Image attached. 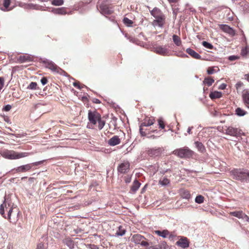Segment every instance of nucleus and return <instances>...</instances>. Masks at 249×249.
Masks as SVG:
<instances>
[{"mask_svg": "<svg viewBox=\"0 0 249 249\" xmlns=\"http://www.w3.org/2000/svg\"><path fill=\"white\" fill-rule=\"evenodd\" d=\"M43 162L42 161L35 162L27 164L18 167L15 170L17 173H22L29 171L34 166H38Z\"/></svg>", "mask_w": 249, "mask_h": 249, "instance_id": "7", "label": "nucleus"}, {"mask_svg": "<svg viewBox=\"0 0 249 249\" xmlns=\"http://www.w3.org/2000/svg\"><path fill=\"white\" fill-rule=\"evenodd\" d=\"M248 52V49L247 48H245V49L242 50V53L243 55H245Z\"/></svg>", "mask_w": 249, "mask_h": 249, "instance_id": "54", "label": "nucleus"}, {"mask_svg": "<svg viewBox=\"0 0 249 249\" xmlns=\"http://www.w3.org/2000/svg\"><path fill=\"white\" fill-rule=\"evenodd\" d=\"M73 86L76 87V88H77L78 89H80V87H79V84L77 83H73Z\"/></svg>", "mask_w": 249, "mask_h": 249, "instance_id": "58", "label": "nucleus"}, {"mask_svg": "<svg viewBox=\"0 0 249 249\" xmlns=\"http://www.w3.org/2000/svg\"><path fill=\"white\" fill-rule=\"evenodd\" d=\"M130 170V163L128 161H124L120 164L117 167L118 173L124 174L127 173Z\"/></svg>", "mask_w": 249, "mask_h": 249, "instance_id": "10", "label": "nucleus"}, {"mask_svg": "<svg viewBox=\"0 0 249 249\" xmlns=\"http://www.w3.org/2000/svg\"><path fill=\"white\" fill-rule=\"evenodd\" d=\"M242 98L246 106L249 108V90H244L242 92Z\"/></svg>", "mask_w": 249, "mask_h": 249, "instance_id": "15", "label": "nucleus"}, {"mask_svg": "<svg viewBox=\"0 0 249 249\" xmlns=\"http://www.w3.org/2000/svg\"><path fill=\"white\" fill-rule=\"evenodd\" d=\"M125 233V230L123 228V226H120L118 230L116 231V234L117 236H122Z\"/></svg>", "mask_w": 249, "mask_h": 249, "instance_id": "35", "label": "nucleus"}, {"mask_svg": "<svg viewBox=\"0 0 249 249\" xmlns=\"http://www.w3.org/2000/svg\"><path fill=\"white\" fill-rule=\"evenodd\" d=\"M173 40L174 43L178 46H179L181 44L180 38L177 35H174L173 36Z\"/></svg>", "mask_w": 249, "mask_h": 249, "instance_id": "32", "label": "nucleus"}, {"mask_svg": "<svg viewBox=\"0 0 249 249\" xmlns=\"http://www.w3.org/2000/svg\"><path fill=\"white\" fill-rule=\"evenodd\" d=\"M95 103H100V101L98 99H96V102Z\"/></svg>", "mask_w": 249, "mask_h": 249, "instance_id": "61", "label": "nucleus"}, {"mask_svg": "<svg viewBox=\"0 0 249 249\" xmlns=\"http://www.w3.org/2000/svg\"><path fill=\"white\" fill-rule=\"evenodd\" d=\"M170 182V180L165 177H163V178H161L159 180V184L162 186L167 185L169 184Z\"/></svg>", "mask_w": 249, "mask_h": 249, "instance_id": "33", "label": "nucleus"}, {"mask_svg": "<svg viewBox=\"0 0 249 249\" xmlns=\"http://www.w3.org/2000/svg\"><path fill=\"white\" fill-rule=\"evenodd\" d=\"M4 84V79L2 77H0V91L3 88Z\"/></svg>", "mask_w": 249, "mask_h": 249, "instance_id": "44", "label": "nucleus"}, {"mask_svg": "<svg viewBox=\"0 0 249 249\" xmlns=\"http://www.w3.org/2000/svg\"><path fill=\"white\" fill-rule=\"evenodd\" d=\"M173 154L181 159H189L193 156L194 152L188 147H184L175 149Z\"/></svg>", "mask_w": 249, "mask_h": 249, "instance_id": "4", "label": "nucleus"}, {"mask_svg": "<svg viewBox=\"0 0 249 249\" xmlns=\"http://www.w3.org/2000/svg\"><path fill=\"white\" fill-rule=\"evenodd\" d=\"M204 197L201 195L196 196L195 198V201L198 204L202 203L204 202Z\"/></svg>", "mask_w": 249, "mask_h": 249, "instance_id": "37", "label": "nucleus"}, {"mask_svg": "<svg viewBox=\"0 0 249 249\" xmlns=\"http://www.w3.org/2000/svg\"><path fill=\"white\" fill-rule=\"evenodd\" d=\"M124 180L126 183H129L131 180V177L129 176H126L124 177Z\"/></svg>", "mask_w": 249, "mask_h": 249, "instance_id": "46", "label": "nucleus"}, {"mask_svg": "<svg viewBox=\"0 0 249 249\" xmlns=\"http://www.w3.org/2000/svg\"><path fill=\"white\" fill-rule=\"evenodd\" d=\"M195 144L198 151L201 153H204L206 151L205 147L202 142L197 141L195 142Z\"/></svg>", "mask_w": 249, "mask_h": 249, "instance_id": "26", "label": "nucleus"}, {"mask_svg": "<svg viewBox=\"0 0 249 249\" xmlns=\"http://www.w3.org/2000/svg\"><path fill=\"white\" fill-rule=\"evenodd\" d=\"M243 85V83L241 82H238L236 83L235 87L237 89H238L240 88Z\"/></svg>", "mask_w": 249, "mask_h": 249, "instance_id": "51", "label": "nucleus"}, {"mask_svg": "<svg viewBox=\"0 0 249 249\" xmlns=\"http://www.w3.org/2000/svg\"><path fill=\"white\" fill-rule=\"evenodd\" d=\"M229 214L235 217H236L238 218H242L243 219L244 213L242 211H234L230 212Z\"/></svg>", "mask_w": 249, "mask_h": 249, "instance_id": "25", "label": "nucleus"}, {"mask_svg": "<svg viewBox=\"0 0 249 249\" xmlns=\"http://www.w3.org/2000/svg\"><path fill=\"white\" fill-rule=\"evenodd\" d=\"M141 183L137 179H135L131 187L130 192L134 194L139 189L141 186Z\"/></svg>", "mask_w": 249, "mask_h": 249, "instance_id": "19", "label": "nucleus"}, {"mask_svg": "<svg viewBox=\"0 0 249 249\" xmlns=\"http://www.w3.org/2000/svg\"><path fill=\"white\" fill-rule=\"evenodd\" d=\"M30 155L28 152H18L14 150H8L4 152L5 157L10 160H17L24 158Z\"/></svg>", "mask_w": 249, "mask_h": 249, "instance_id": "5", "label": "nucleus"}, {"mask_svg": "<svg viewBox=\"0 0 249 249\" xmlns=\"http://www.w3.org/2000/svg\"><path fill=\"white\" fill-rule=\"evenodd\" d=\"M150 14L155 18L161 17V15H164L161 11L157 7H155L153 10L150 11Z\"/></svg>", "mask_w": 249, "mask_h": 249, "instance_id": "20", "label": "nucleus"}, {"mask_svg": "<svg viewBox=\"0 0 249 249\" xmlns=\"http://www.w3.org/2000/svg\"><path fill=\"white\" fill-rule=\"evenodd\" d=\"M155 232L159 236H161L163 238L166 237L170 233L169 231L167 230H164L162 231L157 230L155 231Z\"/></svg>", "mask_w": 249, "mask_h": 249, "instance_id": "28", "label": "nucleus"}, {"mask_svg": "<svg viewBox=\"0 0 249 249\" xmlns=\"http://www.w3.org/2000/svg\"><path fill=\"white\" fill-rule=\"evenodd\" d=\"M45 244L43 243H40L37 245L36 249H45Z\"/></svg>", "mask_w": 249, "mask_h": 249, "instance_id": "45", "label": "nucleus"}, {"mask_svg": "<svg viewBox=\"0 0 249 249\" xmlns=\"http://www.w3.org/2000/svg\"><path fill=\"white\" fill-rule=\"evenodd\" d=\"M145 249H159L158 245L154 246H150L149 248H147Z\"/></svg>", "mask_w": 249, "mask_h": 249, "instance_id": "53", "label": "nucleus"}, {"mask_svg": "<svg viewBox=\"0 0 249 249\" xmlns=\"http://www.w3.org/2000/svg\"><path fill=\"white\" fill-rule=\"evenodd\" d=\"M154 51L157 54L166 56L169 55L170 51L166 46H157L153 48Z\"/></svg>", "mask_w": 249, "mask_h": 249, "instance_id": "11", "label": "nucleus"}, {"mask_svg": "<svg viewBox=\"0 0 249 249\" xmlns=\"http://www.w3.org/2000/svg\"><path fill=\"white\" fill-rule=\"evenodd\" d=\"M89 123L87 127L93 129L97 126L99 130H101L105 124V121L102 119L101 115L96 110H89Z\"/></svg>", "mask_w": 249, "mask_h": 249, "instance_id": "1", "label": "nucleus"}, {"mask_svg": "<svg viewBox=\"0 0 249 249\" xmlns=\"http://www.w3.org/2000/svg\"><path fill=\"white\" fill-rule=\"evenodd\" d=\"M180 196L181 197L186 199H189L191 197V194H190V192L186 190L181 191Z\"/></svg>", "mask_w": 249, "mask_h": 249, "instance_id": "31", "label": "nucleus"}, {"mask_svg": "<svg viewBox=\"0 0 249 249\" xmlns=\"http://www.w3.org/2000/svg\"><path fill=\"white\" fill-rule=\"evenodd\" d=\"M158 121L160 128L161 129H164L165 127V124L162 119H159Z\"/></svg>", "mask_w": 249, "mask_h": 249, "instance_id": "43", "label": "nucleus"}, {"mask_svg": "<svg viewBox=\"0 0 249 249\" xmlns=\"http://www.w3.org/2000/svg\"><path fill=\"white\" fill-rule=\"evenodd\" d=\"M53 12L54 14H58V15H66L67 14L66 9L65 7H61L54 9L53 10Z\"/></svg>", "mask_w": 249, "mask_h": 249, "instance_id": "29", "label": "nucleus"}, {"mask_svg": "<svg viewBox=\"0 0 249 249\" xmlns=\"http://www.w3.org/2000/svg\"><path fill=\"white\" fill-rule=\"evenodd\" d=\"M235 112L237 115L240 116H244L246 113V111L245 110L240 107H238L236 109Z\"/></svg>", "mask_w": 249, "mask_h": 249, "instance_id": "36", "label": "nucleus"}, {"mask_svg": "<svg viewBox=\"0 0 249 249\" xmlns=\"http://www.w3.org/2000/svg\"><path fill=\"white\" fill-rule=\"evenodd\" d=\"M165 15H161V17L155 18V19L152 21V24L154 26H159L160 28H162L165 24Z\"/></svg>", "mask_w": 249, "mask_h": 249, "instance_id": "12", "label": "nucleus"}, {"mask_svg": "<svg viewBox=\"0 0 249 249\" xmlns=\"http://www.w3.org/2000/svg\"><path fill=\"white\" fill-rule=\"evenodd\" d=\"M219 28L225 33H226L230 35L233 36L235 35L234 30L226 24H219Z\"/></svg>", "mask_w": 249, "mask_h": 249, "instance_id": "14", "label": "nucleus"}, {"mask_svg": "<svg viewBox=\"0 0 249 249\" xmlns=\"http://www.w3.org/2000/svg\"><path fill=\"white\" fill-rule=\"evenodd\" d=\"M204 83L208 86H210L214 82V80L210 77L205 78L203 81Z\"/></svg>", "mask_w": 249, "mask_h": 249, "instance_id": "34", "label": "nucleus"}, {"mask_svg": "<svg viewBox=\"0 0 249 249\" xmlns=\"http://www.w3.org/2000/svg\"><path fill=\"white\" fill-rule=\"evenodd\" d=\"M225 131L227 135L236 137L240 136L242 133L241 129L238 128H234L232 126H229Z\"/></svg>", "mask_w": 249, "mask_h": 249, "instance_id": "9", "label": "nucleus"}, {"mask_svg": "<svg viewBox=\"0 0 249 249\" xmlns=\"http://www.w3.org/2000/svg\"><path fill=\"white\" fill-rule=\"evenodd\" d=\"M202 44L203 46L206 48L209 49H212L213 48V45L207 41H204L202 42Z\"/></svg>", "mask_w": 249, "mask_h": 249, "instance_id": "41", "label": "nucleus"}, {"mask_svg": "<svg viewBox=\"0 0 249 249\" xmlns=\"http://www.w3.org/2000/svg\"><path fill=\"white\" fill-rule=\"evenodd\" d=\"M11 106L10 105H7L5 106L4 107V110L6 111H8L11 109Z\"/></svg>", "mask_w": 249, "mask_h": 249, "instance_id": "50", "label": "nucleus"}, {"mask_svg": "<svg viewBox=\"0 0 249 249\" xmlns=\"http://www.w3.org/2000/svg\"><path fill=\"white\" fill-rule=\"evenodd\" d=\"M14 209V204L10 200L5 198L3 203L0 205V214L1 216L11 221L12 213Z\"/></svg>", "mask_w": 249, "mask_h": 249, "instance_id": "2", "label": "nucleus"}, {"mask_svg": "<svg viewBox=\"0 0 249 249\" xmlns=\"http://www.w3.org/2000/svg\"><path fill=\"white\" fill-rule=\"evenodd\" d=\"M238 58V57L234 55L230 56L229 58V60L231 61L235 60Z\"/></svg>", "mask_w": 249, "mask_h": 249, "instance_id": "52", "label": "nucleus"}, {"mask_svg": "<svg viewBox=\"0 0 249 249\" xmlns=\"http://www.w3.org/2000/svg\"><path fill=\"white\" fill-rule=\"evenodd\" d=\"M226 87H227V85L225 83H223L219 86L218 89H219L223 90L226 88Z\"/></svg>", "mask_w": 249, "mask_h": 249, "instance_id": "49", "label": "nucleus"}, {"mask_svg": "<svg viewBox=\"0 0 249 249\" xmlns=\"http://www.w3.org/2000/svg\"><path fill=\"white\" fill-rule=\"evenodd\" d=\"M26 178H27V177H22V179H23Z\"/></svg>", "mask_w": 249, "mask_h": 249, "instance_id": "63", "label": "nucleus"}, {"mask_svg": "<svg viewBox=\"0 0 249 249\" xmlns=\"http://www.w3.org/2000/svg\"><path fill=\"white\" fill-rule=\"evenodd\" d=\"M46 67L54 71H58V69L59 68L55 64L52 62H47L46 63Z\"/></svg>", "mask_w": 249, "mask_h": 249, "instance_id": "27", "label": "nucleus"}, {"mask_svg": "<svg viewBox=\"0 0 249 249\" xmlns=\"http://www.w3.org/2000/svg\"><path fill=\"white\" fill-rule=\"evenodd\" d=\"M100 11L104 15H111L113 12V10L112 8L109 7L107 5L103 4L100 6Z\"/></svg>", "mask_w": 249, "mask_h": 249, "instance_id": "13", "label": "nucleus"}, {"mask_svg": "<svg viewBox=\"0 0 249 249\" xmlns=\"http://www.w3.org/2000/svg\"><path fill=\"white\" fill-rule=\"evenodd\" d=\"M130 240L131 242H134L135 244H140L143 247H147L149 245V244L146 241V239L140 234L133 235Z\"/></svg>", "mask_w": 249, "mask_h": 249, "instance_id": "6", "label": "nucleus"}, {"mask_svg": "<svg viewBox=\"0 0 249 249\" xmlns=\"http://www.w3.org/2000/svg\"><path fill=\"white\" fill-rule=\"evenodd\" d=\"M161 153V149L158 148L157 149H151L148 151V154L150 156H159Z\"/></svg>", "mask_w": 249, "mask_h": 249, "instance_id": "23", "label": "nucleus"}, {"mask_svg": "<svg viewBox=\"0 0 249 249\" xmlns=\"http://www.w3.org/2000/svg\"><path fill=\"white\" fill-rule=\"evenodd\" d=\"M52 4L55 6H60L63 4V0H53L52 2Z\"/></svg>", "mask_w": 249, "mask_h": 249, "instance_id": "38", "label": "nucleus"}, {"mask_svg": "<svg viewBox=\"0 0 249 249\" xmlns=\"http://www.w3.org/2000/svg\"><path fill=\"white\" fill-rule=\"evenodd\" d=\"M170 3H176L177 2L178 0H168Z\"/></svg>", "mask_w": 249, "mask_h": 249, "instance_id": "57", "label": "nucleus"}, {"mask_svg": "<svg viewBox=\"0 0 249 249\" xmlns=\"http://www.w3.org/2000/svg\"><path fill=\"white\" fill-rule=\"evenodd\" d=\"M155 119L153 117H146L143 122L141 124L140 126V132L142 136H146L147 134L145 131L143 130V126H148L151 125L155 123Z\"/></svg>", "mask_w": 249, "mask_h": 249, "instance_id": "8", "label": "nucleus"}, {"mask_svg": "<svg viewBox=\"0 0 249 249\" xmlns=\"http://www.w3.org/2000/svg\"><path fill=\"white\" fill-rule=\"evenodd\" d=\"M63 242L66 244L70 249H72L74 247V241L70 237L65 238L63 240Z\"/></svg>", "mask_w": 249, "mask_h": 249, "instance_id": "22", "label": "nucleus"}, {"mask_svg": "<svg viewBox=\"0 0 249 249\" xmlns=\"http://www.w3.org/2000/svg\"><path fill=\"white\" fill-rule=\"evenodd\" d=\"M124 23L127 26H131L133 24V21L127 18H124L123 19Z\"/></svg>", "mask_w": 249, "mask_h": 249, "instance_id": "39", "label": "nucleus"}, {"mask_svg": "<svg viewBox=\"0 0 249 249\" xmlns=\"http://www.w3.org/2000/svg\"><path fill=\"white\" fill-rule=\"evenodd\" d=\"M48 81L47 78L45 77H43L41 79V82L43 85H45V84H46L48 83Z\"/></svg>", "mask_w": 249, "mask_h": 249, "instance_id": "47", "label": "nucleus"}, {"mask_svg": "<svg viewBox=\"0 0 249 249\" xmlns=\"http://www.w3.org/2000/svg\"><path fill=\"white\" fill-rule=\"evenodd\" d=\"M214 72V69L212 67H209L207 70V72L209 74H213Z\"/></svg>", "mask_w": 249, "mask_h": 249, "instance_id": "48", "label": "nucleus"}, {"mask_svg": "<svg viewBox=\"0 0 249 249\" xmlns=\"http://www.w3.org/2000/svg\"><path fill=\"white\" fill-rule=\"evenodd\" d=\"M146 186H144V187L142 189L143 191L144 190V188Z\"/></svg>", "mask_w": 249, "mask_h": 249, "instance_id": "64", "label": "nucleus"}, {"mask_svg": "<svg viewBox=\"0 0 249 249\" xmlns=\"http://www.w3.org/2000/svg\"><path fill=\"white\" fill-rule=\"evenodd\" d=\"M149 138L154 139V138H156V137L153 135H151L150 136H149Z\"/></svg>", "mask_w": 249, "mask_h": 249, "instance_id": "60", "label": "nucleus"}, {"mask_svg": "<svg viewBox=\"0 0 249 249\" xmlns=\"http://www.w3.org/2000/svg\"><path fill=\"white\" fill-rule=\"evenodd\" d=\"M10 3V0H4L3 3V7L0 8L1 10L3 11H9L11 10L12 9L9 8Z\"/></svg>", "mask_w": 249, "mask_h": 249, "instance_id": "24", "label": "nucleus"}, {"mask_svg": "<svg viewBox=\"0 0 249 249\" xmlns=\"http://www.w3.org/2000/svg\"><path fill=\"white\" fill-rule=\"evenodd\" d=\"M37 84L36 82H32L28 86L27 89H37Z\"/></svg>", "mask_w": 249, "mask_h": 249, "instance_id": "40", "label": "nucleus"}, {"mask_svg": "<svg viewBox=\"0 0 249 249\" xmlns=\"http://www.w3.org/2000/svg\"><path fill=\"white\" fill-rule=\"evenodd\" d=\"M177 245L182 248H186L189 247V242L187 238H182L176 243Z\"/></svg>", "mask_w": 249, "mask_h": 249, "instance_id": "18", "label": "nucleus"}, {"mask_svg": "<svg viewBox=\"0 0 249 249\" xmlns=\"http://www.w3.org/2000/svg\"><path fill=\"white\" fill-rule=\"evenodd\" d=\"M121 142V139L119 138V136L115 135L108 141V144L110 146H115L120 144Z\"/></svg>", "mask_w": 249, "mask_h": 249, "instance_id": "16", "label": "nucleus"}, {"mask_svg": "<svg viewBox=\"0 0 249 249\" xmlns=\"http://www.w3.org/2000/svg\"><path fill=\"white\" fill-rule=\"evenodd\" d=\"M186 53L190 55L192 57L197 59H201V56L197 53L191 48H188L186 51Z\"/></svg>", "mask_w": 249, "mask_h": 249, "instance_id": "21", "label": "nucleus"}, {"mask_svg": "<svg viewBox=\"0 0 249 249\" xmlns=\"http://www.w3.org/2000/svg\"><path fill=\"white\" fill-rule=\"evenodd\" d=\"M191 129H192V128H191V127H189V128H188V130H187V132H188L189 134H192Z\"/></svg>", "mask_w": 249, "mask_h": 249, "instance_id": "59", "label": "nucleus"}, {"mask_svg": "<svg viewBox=\"0 0 249 249\" xmlns=\"http://www.w3.org/2000/svg\"><path fill=\"white\" fill-rule=\"evenodd\" d=\"M245 79L249 82V74H247L245 75Z\"/></svg>", "mask_w": 249, "mask_h": 249, "instance_id": "56", "label": "nucleus"}, {"mask_svg": "<svg viewBox=\"0 0 249 249\" xmlns=\"http://www.w3.org/2000/svg\"><path fill=\"white\" fill-rule=\"evenodd\" d=\"M152 132H154L157 131V130H152Z\"/></svg>", "mask_w": 249, "mask_h": 249, "instance_id": "62", "label": "nucleus"}, {"mask_svg": "<svg viewBox=\"0 0 249 249\" xmlns=\"http://www.w3.org/2000/svg\"><path fill=\"white\" fill-rule=\"evenodd\" d=\"M222 93L221 92L215 91L210 94V97L212 99H218L222 97Z\"/></svg>", "mask_w": 249, "mask_h": 249, "instance_id": "30", "label": "nucleus"}, {"mask_svg": "<svg viewBox=\"0 0 249 249\" xmlns=\"http://www.w3.org/2000/svg\"><path fill=\"white\" fill-rule=\"evenodd\" d=\"M18 60L20 63L31 62L33 61V57L30 55L26 54L25 55L19 56Z\"/></svg>", "mask_w": 249, "mask_h": 249, "instance_id": "17", "label": "nucleus"}, {"mask_svg": "<svg viewBox=\"0 0 249 249\" xmlns=\"http://www.w3.org/2000/svg\"><path fill=\"white\" fill-rule=\"evenodd\" d=\"M158 246L159 249H165L167 248V245L166 242L163 241L158 245Z\"/></svg>", "mask_w": 249, "mask_h": 249, "instance_id": "42", "label": "nucleus"}, {"mask_svg": "<svg viewBox=\"0 0 249 249\" xmlns=\"http://www.w3.org/2000/svg\"><path fill=\"white\" fill-rule=\"evenodd\" d=\"M244 218L246 219L247 221H249V216L247 214H246L245 213H244L243 219H244Z\"/></svg>", "mask_w": 249, "mask_h": 249, "instance_id": "55", "label": "nucleus"}, {"mask_svg": "<svg viewBox=\"0 0 249 249\" xmlns=\"http://www.w3.org/2000/svg\"><path fill=\"white\" fill-rule=\"evenodd\" d=\"M230 174L234 179L241 182H249V171L244 168H234L230 171Z\"/></svg>", "mask_w": 249, "mask_h": 249, "instance_id": "3", "label": "nucleus"}]
</instances>
